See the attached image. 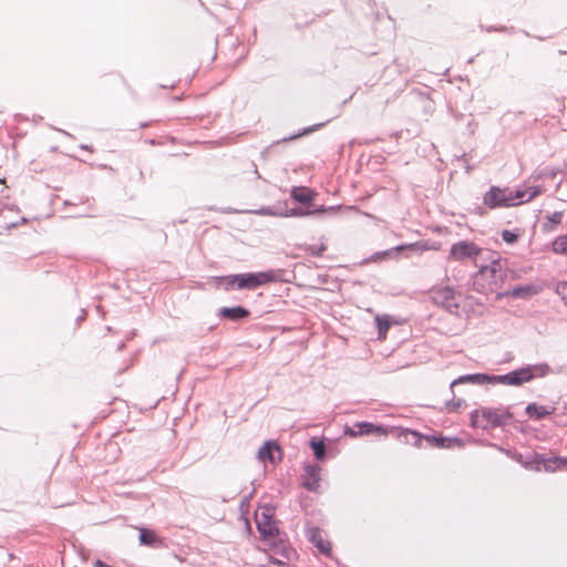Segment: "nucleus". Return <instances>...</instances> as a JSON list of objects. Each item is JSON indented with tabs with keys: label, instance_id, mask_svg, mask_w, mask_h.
Masks as SVG:
<instances>
[{
	"label": "nucleus",
	"instance_id": "nucleus-1",
	"mask_svg": "<svg viewBox=\"0 0 567 567\" xmlns=\"http://www.w3.org/2000/svg\"><path fill=\"white\" fill-rule=\"evenodd\" d=\"M551 372L547 363L528 364L520 369L514 370L504 375H487L484 373L466 374L455 379L451 383V389L456 384L473 383H503L507 385H522L534 379L544 378Z\"/></svg>",
	"mask_w": 567,
	"mask_h": 567
},
{
	"label": "nucleus",
	"instance_id": "nucleus-2",
	"mask_svg": "<svg viewBox=\"0 0 567 567\" xmlns=\"http://www.w3.org/2000/svg\"><path fill=\"white\" fill-rule=\"evenodd\" d=\"M543 192L544 188L540 186H527L516 190L492 186L484 195L483 203L489 208L511 207L528 203Z\"/></svg>",
	"mask_w": 567,
	"mask_h": 567
},
{
	"label": "nucleus",
	"instance_id": "nucleus-3",
	"mask_svg": "<svg viewBox=\"0 0 567 567\" xmlns=\"http://www.w3.org/2000/svg\"><path fill=\"white\" fill-rule=\"evenodd\" d=\"M474 286L482 293H489L501 288L506 272L499 258H491L489 264L478 266Z\"/></svg>",
	"mask_w": 567,
	"mask_h": 567
},
{
	"label": "nucleus",
	"instance_id": "nucleus-4",
	"mask_svg": "<svg viewBox=\"0 0 567 567\" xmlns=\"http://www.w3.org/2000/svg\"><path fill=\"white\" fill-rule=\"evenodd\" d=\"M487 250L481 248L471 240H460L454 243L449 251L447 259L451 261L467 262L471 261L475 266L480 259H486L484 255Z\"/></svg>",
	"mask_w": 567,
	"mask_h": 567
},
{
	"label": "nucleus",
	"instance_id": "nucleus-5",
	"mask_svg": "<svg viewBox=\"0 0 567 567\" xmlns=\"http://www.w3.org/2000/svg\"><path fill=\"white\" fill-rule=\"evenodd\" d=\"M511 417L512 414L505 409L483 408L472 412L471 422L473 426L485 429L504 425Z\"/></svg>",
	"mask_w": 567,
	"mask_h": 567
},
{
	"label": "nucleus",
	"instance_id": "nucleus-6",
	"mask_svg": "<svg viewBox=\"0 0 567 567\" xmlns=\"http://www.w3.org/2000/svg\"><path fill=\"white\" fill-rule=\"evenodd\" d=\"M431 299L450 313H458L461 295L456 293L453 288L449 286L434 287L431 290Z\"/></svg>",
	"mask_w": 567,
	"mask_h": 567
},
{
	"label": "nucleus",
	"instance_id": "nucleus-7",
	"mask_svg": "<svg viewBox=\"0 0 567 567\" xmlns=\"http://www.w3.org/2000/svg\"><path fill=\"white\" fill-rule=\"evenodd\" d=\"M238 289H255L278 279L275 270L239 274Z\"/></svg>",
	"mask_w": 567,
	"mask_h": 567
},
{
	"label": "nucleus",
	"instance_id": "nucleus-8",
	"mask_svg": "<svg viewBox=\"0 0 567 567\" xmlns=\"http://www.w3.org/2000/svg\"><path fill=\"white\" fill-rule=\"evenodd\" d=\"M320 472L321 468L318 465L310 464L305 466L302 475V484L305 488L311 492H317L319 489Z\"/></svg>",
	"mask_w": 567,
	"mask_h": 567
},
{
	"label": "nucleus",
	"instance_id": "nucleus-9",
	"mask_svg": "<svg viewBox=\"0 0 567 567\" xmlns=\"http://www.w3.org/2000/svg\"><path fill=\"white\" fill-rule=\"evenodd\" d=\"M257 456L261 462L269 461L275 464L281 460V450L277 443L267 441L258 450Z\"/></svg>",
	"mask_w": 567,
	"mask_h": 567
},
{
	"label": "nucleus",
	"instance_id": "nucleus-10",
	"mask_svg": "<svg viewBox=\"0 0 567 567\" xmlns=\"http://www.w3.org/2000/svg\"><path fill=\"white\" fill-rule=\"evenodd\" d=\"M256 523L258 530L265 536H272L277 528L271 520V516L265 511L256 513Z\"/></svg>",
	"mask_w": 567,
	"mask_h": 567
},
{
	"label": "nucleus",
	"instance_id": "nucleus-11",
	"mask_svg": "<svg viewBox=\"0 0 567 567\" xmlns=\"http://www.w3.org/2000/svg\"><path fill=\"white\" fill-rule=\"evenodd\" d=\"M539 292V288L535 285H525V286H517L513 288L511 291L504 292V293H497V298L502 296H509L513 298H520V299H527L532 296H535Z\"/></svg>",
	"mask_w": 567,
	"mask_h": 567
},
{
	"label": "nucleus",
	"instance_id": "nucleus-12",
	"mask_svg": "<svg viewBox=\"0 0 567 567\" xmlns=\"http://www.w3.org/2000/svg\"><path fill=\"white\" fill-rule=\"evenodd\" d=\"M140 532V544L150 547H161L163 545L162 538L152 529L144 527L138 528Z\"/></svg>",
	"mask_w": 567,
	"mask_h": 567
},
{
	"label": "nucleus",
	"instance_id": "nucleus-13",
	"mask_svg": "<svg viewBox=\"0 0 567 567\" xmlns=\"http://www.w3.org/2000/svg\"><path fill=\"white\" fill-rule=\"evenodd\" d=\"M554 410H555L554 408L548 409L547 406H544V405H538L536 403H529L526 406L525 412L530 419L538 421V420L546 417L547 415H550L554 412Z\"/></svg>",
	"mask_w": 567,
	"mask_h": 567
},
{
	"label": "nucleus",
	"instance_id": "nucleus-14",
	"mask_svg": "<svg viewBox=\"0 0 567 567\" xmlns=\"http://www.w3.org/2000/svg\"><path fill=\"white\" fill-rule=\"evenodd\" d=\"M249 315L248 310L243 307H231V308H221L219 310V316L231 320V321H238L240 319L246 318Z\"/></svg>",
	"mask_w": 567,
	"mask_h": 567
},
{
	"label": "nucleus",
	"instance_id": "nucleus-15",
	"mask_svg": "<svg viewBox=\"0 0 567 567\" xmlns=\"http://www.w3.org/2000/svg\"><path fill=\"white\" fill-rule=\"evenodd\" d=\"M309 540L317 546V548L323 553L329 554L330 553V544L328 542H324L322 538L321 530L318 528H312L308 532Z\"/></svg>",
	"mask_w": 567,
	"mask_h": 567
},
{
	"label": "nucleus",
	"instance_id": "nucleus-16",
	"mask_svg": "<svg viewBox=\"0 0 567 567\" xmlns=\"http://www.w3.org/2000/svg\"><path fill=\"white\" fill-rule=\"evenodd\" d=\"M564 218L563 212H555L547 216L546 220L543 223V230L546 233H551L556 229V226L561 223Z\"/></svg>",
	"mask_w": 567,
	"mask_h": 567
},
{
	"label": "nucleus",
	"instance_id": "nucleus-17",
	"mask_svg": "<svg viewBox=\"0 0 567 567\" xmlns=\"http://www.w3.org/2000/svg\"><path fill=\"white\" fill-rule=\"evenodd\" d=\"M291 196L295 200L306 204L312 199V192L307 187H295L291 190Z\"/></svg>",
	"mask_w": 567,
	"mask_h": 567
},
{
	"label": "nucleus",
	"instance_id": "nucleus-18",
	"mask_svg": "<svg viewBox=\"0 0 567 567\" xmlns=\"http://www.w3.org/2000/svg\"><path fill=\"white\" fill-rule=\"evenodd\" d=\"M546 471H555L556 468L567 470V457H550L543 461Z\"/></svg>",
	"mask_w": 567,
	"mask_h": 567
},
{
	"label": "nucleus",
	"instance_id": "nucleus-19",
	"mask_svg": "<svg viewBox=\"0 0 567 567\" xmlns=\"http://www.w3.org/2000/svg\"><path fill=\"white\" fill-rule=\"evenodd\" d=\"M217 285L224 286L226 290L233 289L236 287L238 289L239 276L238 275H228L223 277L215 278Z\"/></svg>",
	"mask_w": 567,
	"mask_h": 567
},
{
	"label": "nucleus",
	"instance_id": "nucleus-20",
	"mask_svg": "<svg viewBox=\"0 0 567 567\" xmlns=\"http://www.w3.org/2000/svg\"><path fill=\"white\" fill-rule=\"evenodd\" d=\"M377 326H378V334L379 339L383 340L386 337V333L391 327V322L386 316L384 317H377L375 318Z\"/></svg>",
	"mask_w": 567,
	"mask_h": 567
},
{
	"label": "nucleus",
	"instance_id": "nucleus-21",
	"mask_svg": "<svg viewBox=\"0 0 567 567\" xmlns=\"http://www.w3.org/2000/svg\"><path fill=\"white\" fill-rule=\"evenodd\" d=\"M553 251L556 254L567 252V236L563 235L557 237L551 244Z\"/></svg>",
	"mask_w": 567,
	"mask_h": 567
},
{
	"label": "nucleus",
	"instance_id": "nucleus-22",
	"mask_svg": "<svg viewBox=\"0 0 567 567\" xmlns=\"http://www.w3.org/2000/svg\"><path fill=\"white\" fill-rule=\"evenodd\" d=\"M311 449L313 450L317 460H323L326 455V449L322 441H311Z\"/></svg>",
	"mask_w": 567,
	"mask_h": 567
},
{
	"label": "nucleus",
	"instance_id": "nucleus-23",
	"mask_svg": "<svg viewBox=\"0 0 567 567\" xmlns=\"http://www.w3.org/2000/svg\"><path fill=\"white\" fill-rule=\"evenodd\" d=\"M359 427H360V431H359L360 434L385 433L384 430H382L379 426H375L372 423H361V424H359Z\"/></svg>",
	"mask_w": 567,
	"mask_h": 567
},
{
	"label": "nucleus",
	"instance_id": "nucleus-24",
	"mask_svg": "<svg viewBox=\"0 0 567 567\" xmlns=\"http://www.w3.org/2000/svg\"><path fill=\"white\" fill-rule=\"evenodd\" d=\"M502 238L507 244H514L518 239V235L512 230H503Z\"/></svg>",
	"mask_w": 567,
	"mask_h": 567
},
{
	"label": "nucleus",
	"instance_id": "nucleus-25",
	"mask_svg": "<svg viewBox=\"0 0 567 567\" xmlns=\"http://www.w3.org/2000/svg\"><path fill=\"white\" fill-rule=\"evenodd\" d=\"M318 212H326V208H320ZM317 213V210L310 212V210H303V209H292L289 214V216H306Z\"/></svg>",
	"mask_w": 567,
	"mask_h": 567
},
{
	"label": "nucleus",
	"instance_id": "nucleus-26",
	"mask_svg": "<svg viewBox=\"0 0 567 567\" xmlns=\"http://www.w3.org/2000/svg\"><path fill=\"white\" fill-rule=\"evenodd\" d=\"M327 249L324 244H321L320 246H309L307 248V251L313 256H320L324 250Z\"/></svg>",
	"mask_w": 567,
	"mask_h": 567
},
{
	"label": "nucleus",
	"instance_id": "nucleus-27",
	"mask_svg": "<svg viewBox=\"0 0 567 567\" xmlns=\"http://www.w3.org/2000/svg\"><path fill=\"white\" fill-rule=\"evenodd\" d=\"M557 292L561 296L565 305L567 306V282H563L557 287Z\"/></svg>",
	"mask_w": 567,
	"mask_h": 567
},
{
	"label": "nucleus",
	"instance_id": "nucleus-28",
	"mask_svg": "<svg viewBox=\"0 0 567 567\" xmlns=\"http://www.w3.org/2000/svg\"><path fill=\"white\" fill-rule=\"evenodd\" d=\"M256 214H258V215H275V213L268 207H264V208H260L259 210H256Z\"/></svg>",
	"mask_w": 567,
	"mask_h": 567
},
{
	"label": "nucleus",
	"instance_id": "nucleus-29",
	"mask_svg": "<svg viewBox=\"0 0 567 567\" xmlns=\"http://www.w3.org/2000/svg\"><path fill=\"white\" fill-rule=\"evenodd\" d=\"M445 441H450V440H449V439H442V440H441L440 445H441V446H443V447H444V446H447V445L444 443Z\"/></svg>",
	"mask_w": 567,
	"mask_h": 567
},
{
	"label": "nucleus",
	"instance_id": "nucleus-30",
	"mask_svg": "<svg viewBox=\"0 0 567 567\" xmlns=\"http://www.w3.org/2000/svg\"><path fill=\"white\" fill-rule=\"evenodd\" d=\"M408 248H411V249H415L419 247V244H413V245H410V246H406Z\"/></svg>",
	"mask_w": 567,
	"mask_h": 567
},
{
	"label": "nucleus",
	"instance_id": "nucleus-31",
	"mask_svg": "<svg viewBox=\"0 0 567 567\" xmlns=\"http://www.w3.org/2000/svg\"><path fill=\"white\" fill-rule=\"evenodd\" d=\"M423 249H437V247H434V246H430V247H429V246H424V248H423Z\"/></svg>",
	"mask_w": 567,
	"mask_h": 567
},
{
	"label": "nucleus",
	"instance_id": "nucleus-32",
	"mask_svg": "<svg viewBox=\"0 0 567 567\" xmlns=\"http://www.w3.org/2000/svg\"><path fill=\"white\" fill-rule=\"evenodd\" d=\"M272 563H274V564H279V565H282V564H284L282 561H280V560H278V559H274V560H272Z\"/></svg>",
	"mask_w": 567,
	"mask_h": 567
},
{
	"label": "nucleus",
	"instance_id": "nucleus-33",
	"mask_svg": "<svg viewBox=\"0 0 567 567\" xmlns=\"http://www.w3.org/2000/svg\"><path fill=\"white\" fill-rule=\"evenodd\" d=\"M404 248H405V246H399L396 249L401 250V249H404Z\"/></svg>",
	"mask_w": 567,
	"mask_h": 567
}]
</instances>
